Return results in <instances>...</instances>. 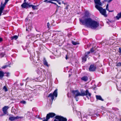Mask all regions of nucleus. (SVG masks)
<instances>
[{"label":"nucleus","mask_w":121,"mask_h":121,"mask_svg":"<svg viewBox=\"0 0 121 121\" xmlns=\"http://www.w3.org/2000/svg\"><path fill=\"white\" fill-rule=\"evenodd\" d=\"M5 6L3 4H2V3H1L0 8V16Z\"/></svg>","instance_id":"nucleus-15"},{"label":"nucleus","mask_w":121,"mask_h":121,"mask_svg":"<svg viewBox=\"0 0 121 121\" xmlns=\"http://www.w3.org/2000/svg\"><path fill=\"white\" fill-rule=\"evenodd\" d=\"M96 6V8L99 11L100 13L102 15L105 17L107 16V15L106 14V10L105 9H103L101 6L100 7H98L97 6Z\"/></svg>","instance_id":"nucleus-5"},{"label":"nucleus","mask_w":121,"mask_h":121,"mask_svg":"<svg viewBox=\"0 0 121 121\" xmlns=\"http://www.w3.org/2000/svg\"><path fill=\"white\" fill-rule=\"evenodd\" d=\"M62 0H57L56 1V2L58 3V4H60L61 3L60 2V1H61Z\"/></svg>","instance_id":"nucleus-36"},{"label":"nucleus","mask_w":121,"mask_h":121,"mask_svg":"<svg viewBox=\"0 0 121 121\" xmlns=\"http://www.w3.org/2000/svg\"><path fill=\"white\" fill-rule=\"evenodd\" d=\"M57 89H56L52 93H51L49 94L48 96V97H49L50 99L52 100V102L54 98H56L57 97Z\"/></svg>","instance_id":"nucleus-3"},{"label":"nucleus","mask_w":121,"mask_h":121,"mask_svg":"<svg viewBox=\"0 0 121 121\" xmlns=\"http://www.w3.org/2000/svg\"><path fill=\"white\" fill-rule=\"evenodd\" d=\"M93 52L94 51V50L93 49V48H91V49L90 50V52Z\"/></svg>","instance_id":"nucleus-40"},{"label":"nucleus","mask_w":121,"mask_h":121,"mask_svg":"<svg viewBox=\"0 0 121 121\" xmlns=\"http://www.w3.org/2000/svg\"><path fill=\"white\" fill-rule=\"evenodd\" d=\"M77 115L79 118H81L82 121H86V119L87 116L84 113H82V114L80 112H77Z\"/></svg>","instance_id":"nucleus-4"},{"label":"nucleus","mask_w":121,"mask_h":121,"mask_svg":"<svg viewBox=\"0 0 121 121\" xmlns=\"http://www.w3.org/2000/svg\"><path fill=\"white\" fill-rule=\"evenodd\" d=\"M26 0H24V2H25L26 1Z\"/></svg>","instance_id":"nucleus-51"},{"label":"nucleus","mask_w":121,"mask_h":121,"mask_svg":"<svg viewBox=\"0 0 121 121\" xmlns=\"http://www.w3.org/2000/svg\"><path fill=\"white\" fill-rule=\"evenodd\" d=\"M26 37L28 39H29L30 38H31L30 36V35H29L27 36Z\"/></svg>","instance_id":"nucleus-39"},{"label":"nucleus","mask_w":121,"mask_h":121,"mask_svg":"<svg viewBox=\"0 0 121 121\" xmlns=\"http://www.w3.org/2000/svg\"><path fill=\"white\" fill-rule=\"evenodd\" d=\"M9 0H5V3L3 4L5 6L6 3H7Z\"/></svg>","instance_id":"nucleus-31"},{"label":"nucleus","mask_w":121,"mask_h":121,"mask_svg":"<svg viewBox=\"0 0 121 121\" xmlns=\"http://www.w3.org/2000/svg\"><path fill=\"white\" fill-rule=\"evenodd\" d=\"M23 85V84H22V85H21L22 86V85Z\"/></svg>","instance_id":"nucleus-55"},{"label":"nucleus","mask_w":121,"mask_h":121,"mask_svg":"<svg viewBox=\"0 0 121 121\" xmlns=\"http://www.w3.org/2000/svg\"><path fill=\"white\" fill-rule=\"evenodd\" d=\"M2 38H0V42H1L2 41Z\"/></svg>","instance_id":"nucleus-44"},{"label":"nucleus","mask_w":121,"mask_h":121,"mask_svg":"<svg viewBox=\"0 0 121 121\" xmlns=\"http://www.w3.org/2000/svg\"><path fill=\"white\" fill-rule=\"evenodd\" d=\"M62 3L64 4H66V3H64L63 1H62Z\"/></svg>","instance_id":"nucleus-46"},{"label":"nucleus","mask_w":121,"mask_h":121,"mask_svg":"<svg viewBox=\"0 0 121 121\" xmlns=\"http://www.w3.org/2000/svg\"><path fill=\"white\" fill-rule=\"evenodd\" d=\"M31 26H29L28 28H27V27H26V31H29L30 30H31Z\"/></svg>","instance_id":"nucleus-27"},{"label":"nucleus","mask_w":121,"mask_h":121,"mask_svg":"<svg viewBox=\"0 0 121 121\" xmlns=\"http://www.w3.org/2000/svg\"><path fill=\"white\" fill-rule=\"evenodd\" d=\"M72 43L73 45H75L79 44V43H78V42H75L73 41H72Z\"/></svg>","instance_id":"nucleus-25"},{"label":"nucleus","mask_w":121,"mask_h":121,"mask_svg":"<svg viewBox=\"0 0 121 121\" xmlns=\"http://www.w3.org/2000/svg\"><path fill=\"white\" fill-rule=\"evenodd\" d=\"M121 17V12L118 13L116 16V18L117 20H118Z\"/></svg>","instance_id":"nucleus-21"},{"label":"nucleus","mask_w":121,"mask_h":121,"mask_svg":"<svg viewBox=\"0 0 121 121\" xmlns=\"http://www.w3.org/2000/svg\"><path fill=\"white\" fill-rule=\"evenodd\" d=\"M96 99H97L100 100L102 101H104V99L102 98L101 96L100 95H96Z\"/></svg>","instance_id":"nucleus-17"},{"label":"nucleus","mask_w":121,"mask_h":121,"mask_svg":"<svg viewBox=\"0 0 121 121\" xmlns=\"http://www.w3.org/2000/svg\"><path fill=\"white\" fill-rule=\"evenodd\" d=\"M113 22L112 21H109L108 22H107V23H108V24L109 25H110V26H111L112 24V23Z\"/></svg>","instance_id":"nucleus-28"},{"label":"nucleus","mask_w":121,"mask_h":121,"mask_svg":"<svg viewBox=\"0 0 121 121\" xmlns=\"http://www.w3.org/2000/svg\"><path fill=\"white\" fill-rule=\"evenodd\" d=\"M43 63L45 65L47 66H48V63L46 60L45 58H44L43 59Z\"/></svg>","instance_id":"nucleus-20"},{"label":"nucleus","mask_w":121,"mask_h":121,"mask_svg":"<svg viewBox=\"0 0 121 121\" xmlns=\"http://www.w3.org/2000/svg\"><path fill=\"white\" fill-rule=\"evenodd\" d=\"M56 114L55 113H49L47 114L46 118L47 120H48L50 118H52L55 116Z\"/></svg>","instance_id":"nucleus-9"},{"label":"nucleus","mask_w":121,"mask_h":121,"mask_svg":"<svg viewBox=\"0 0 121 121\" xmlns=\"http://www.w3.org/2000/svg\"><path fill=\"white\" fill-rule=\"evenodd\" d=\"M6 76H8L9 75V73H6Z\"/></svg>","instance_id":"nucleus-42"},{"label":"nucleus","mask_w":121,"mask_h":121,"mask_svg":"<svg viewBox=\"0 0 121 121\" xmlns=\"http://www.w3.org/2000/svg\"><path fill=\"white\" fill-rule=\"evenodd\" d=\"M96 69V66L94 65H91L89 68V71H95Z\"/></svg>","instance_id":"nucleus-11"},{"label":"nucleus","mask_w":121,"mask_h":121,"mask_svg":"<svg viewBox=\"0 0 121 121\" xmlns=\"http://www.w3.org/2000/svg\"><path fill=\"white\" fill-rule=\"evenodd\" d=\"M44 2L46 3H52V1H51V0H45L44 1Z\"/></svg>","instance_id":"nucleus-26"},{"label":"nucleus","mask_w":121,"mask_h":121,"mask_svg":"<svg viewBox=\"0 0 121 121\" xmlns=\"http://www.w3.org/2000/svg\"><path fill=\"white\" fill-rule=\"evenodd\" d=\"M118 52L121 55V48H119V51Z\"/></svg>","instance_id":"nucleus-37"},{"label":"nucleus","mask_w":121,"mask_h":121,"mask_svg":"<svg viewBox=\"0 0 121 121\" xmlns=\"http://www.w3.org/2000/svg\"><path fill=\"white\" fill-rule=\"evenodd\" d=\"M51 1H56L57 0H51Z\"/></svg>","instance_id":"nucleus-47"},{"label":"nucleus","mask_w":121,"mask_h":121,"mask_svg":"<svg viewBox=\"0 0 121 121\" xmlns=\"http://www.w3.org/2000/svg\"><path fill=\"white\" fill-rule=\"evenodd\" d=\"M3 89L5 91H8L7 88L5 86H4Z\"/></svg>","instance_id":"nucleus-29"},{"label":"nucleus","mask_w":121,"mask_h":121,"mask_svg":"<svg viewBox=\"0 0 121 121\" xmlns=\"http://www.w3.org/2000/svg\"><path fill=\"white\" fill-rule=\"evenodd\" d=\"M9 107L8 106H5L3 108H2V111L4 113L6 114H7V110L9 109Z\"/></svg>","instance_id":"nucleus-13"},{"label":"nucleus","mask_w":121,"mask_h":121,"mask_svg":"<svg viewBox=\"0 0 121 121\" xmlns=\"http://www.w3.org/2000/svg\"><path fill=\"white\" fill-rule=\"evenodd\" d=\"M80 22L82 24L85 25L87 27H90L93 29H95L99 26V23L98 22L93 20L89 17L87 19H85V21L81 19Z\"/></svg>","instance_id":"nucleus-1"},{"label":"nucleus","mask_w":121,"mask_h":121,"mask_svg":"<svg viewBox=\"0 0 121 121\" xmlns=\"http://www.w3.org/2000/svg\"><path fill=\"white\" fill-rule=\"evenodd\" d=\"M94 1L96 4L95 7L96 8V6L98 7H100L101 6H102V4L100 2V0H94Z\"/></svg>","instance_id":"nucleus-8"},{"label":"nucleus","mask_w":121,"mask_h":121,"mask_svg":"<svg viewBox=\"0 0 121 121\" xmlns=\"http://www.w3.org/2000/svg\"><path fill=\"white\" fill-rule=\"evenodd\" d=\"M38 5H36V6H34L32 5H31L29 6V7H32V8L34 10L37 9L38 8L36 7Z\"/></svg>","instance_id":"nucleus-18"},{"label":"nucleus","mask_w":121,"mask_h":121,"mask_svg":"<svg viewBox=\"0 0 121 121\" xmlns=\"http://www.w3.org/2000/svg\"><path fill=\"white\" fill-rule=\"evenodd\" d=\"M4 76V73L2 71H0V78H2Z\"/></svg>","instance_id":"nucleus-22"},{"label":"nucleus","mask_w":121,"mask_h":121,"mask_svg":"<svg viewBox=\"0 0 121 121\" xmlns=\"http://www.w3.org/2000/svg\"><path fill=\"white\" fill-rule=\"evenodd\" d=\"M91 94L90 92L88 90H86L85 91H82V96L85 95L86 97L89 99V97H90Z\"/></svg>","instance_id":"nucleus-6"},{"label":"nucleus","mask_w":121,"mask_h":121,"mask_svg":"<svg viewBox=\"0 0 121 121\" xmlns=\"http://www.w3.org/2000/svg\"><path fill=\"white\" fill-rule=\"evenodd\" d=\"M81 79L82 80L85 82H86L88 80V78L87 77L85 76L82 77Z\"/></svg>","instance_id":"nucleus-19"},{"label":"nucleus","mask_w":121,"mask_h":121,"mask_svg":"<svg viewBox=\"0 0 121 121\" xmlns=\"http://www.w3.org/2000/svg\"><path fill=\"white\" fill-rule=\"evenodd\" d=\"M58 7H60V6H59L57 4L56 5Z\"/></svg>","instance_id":"nucleus-50"},{"label":"nucleus","mask_w":121,"mask_h":121,"mask_svg":"<svg viewBox=\"0 0 121 121\" xmlns=\"http://www.w3.org/2000/svg\"><path fill=\"white\" fill-rule=\"evenodd\" d=\"M4 54L3 53L0 54V58H1L3 57L4 56Z\"/></svg>","instance_id":"nucleus-30"},{"label":"nucleus","mask_w":121,"mask_h":121,"mask_svg":"<svg viewBox=\"0 0 121 121\" xmlns=\"http://www.w3.org/2000/svg\"><path fill=\"white\" fill-rule=\"evenodd\" d=\"M89 12L87 11H86L85 13V15L82 18H79V21L80 22V19L83 20L85 21V19H87L88 18L87 17L89 16Z\"/></svg>","instance_id":"nucleus-10"},{"label":"nucleus","mask_w":121,"mask_h":121,"mask_svg":"<svg viewBox=\"0 0 121 121\" xmlns=\"http://www.w3.org/2000/svg\"><path fill=\"white\" fill-rule=\"evenodd\" d=\"M86 55H85L83 57L82 59V62H85L86 61V59L88 57V56H87Z\"/></svg>","instance_id":"nucleus-16"},{"label":"nucleus","mask_w":121,"mask_h":121,"mask_svg":"<svg viewBox=\"0 0 121 121\" xmlns=\"http://www.w3.org/2000/svg\"><path fill=\"white\" fill-rule=\"evenodd\" d=\"M52 4H55V5H57V4H56V3H54V2H52V3H51Z\"/></svg>","instance_id":"nucleus-43"},{"label":"nucleus","mask_w":121,"mask_h":121,"mask_svg":"<svg viewBox=\"0 0 121 121\" xmlns=\"http://www.w3.org/2000/svg\"><path fill=\"white\" fill-rule=\"evenodd\" d=\"M11 39L12 40H13V39L16 40L18 38V36L17 35H14L13 36L11 37Z\"/></svg>","instance_id":"nucleus-23"},{"label":"nucleus","mask_w":121,"mask_h":121,"mask_svg":"<svg viewBox=\"0 0 121 121\" xmlns=\"http://www.w3.org/2000/svg\"><path fill=\"white\" fill-rule=\"evenodd\" d=\"M32 13V12H30V14H31V13Z\"/></svg>","instance_id":"nucleus-53"},{"label":"nucleus","mask_w":121,"mask_h":121,"mask_svg":"<svg viewBox=\"0 0 121 121\" xmlns=\"http://www.w3.org/2000/svg\"><path fill=\"white\" fill-rule=\"evenodd\" d=\"M112 0H108V3H110V2Z\"/></svg>","instance_id":"nucleus-45"},{"label":"nucleus","mask_w":121,"mask_h":121,"mask_svg":"<svg viewBox=\"0 0 121 121\" xmlns=\"http://www.w3.org/2000/svg\"><path fill=\"white\" fill-rule=\"evenodd\" d=\"M91 118L93 120V119H93V117H91Z\"/></svg>","instance_id":"nucleus-52"},{"label":"nucleus","mask_w":121,"mask_h":121,"mask_svg":"<svg viewBox=\"0 0 121 121\" xmlns=\"http://www.w3.org/2000/svg\"><path fill=\"white\" fill-rule=\"evenodd\" d=\"M108 4L106 6V10L107 11H109V12H113V10L109 11V9H108Z\"/></svg>","instance_id":"nucleus-24"},{"label":"nucleus","mask_w":121,"mask_h":121,"mask_svg":"<svg viewBox=\"0 0 121 121\" xmlns=\"http://www.w3.org/2000/svg\"><path fill=\"white\" fill-rule=\"evenodd\" d=\"M104 2H106V1L108 2V0H104Z\"/></svg>","instance_id":"nucleus-48"},{"label":"nucleus","mask_w":121,"mask_h":121,"mask_svg":"<svg viewBox=\"0 0 121 121\" xmlns=\"http://www.w3.org/2000/svg\"><path fill=\"white\" fill-rule=\"evenodd\" d=\"M30 36L31 37H34V36L33 34H30Z\"/></svg>","instance_id":"nucleus-41"},{"label":"nucleus","mask_w":121,"mask_h":121,"mask_svg":"<svg viewBox=\"0 0 121 121\" xmlns=\"http://www.w3.org/2000/svg\"><path fill=\"white\" fill-rule=\"evenodd\" d=\"M30 5H29L28 3H26V1L22 4L21 6L22 8H25L27 7H29Z\"/></svg>","instance_id":"nucleus-14"},{"label":"nucleus","mask_w":121,"mask_h":121,"mask_svg":"<svg viewBox=\"0 0 121 121\" xmlns=\"http://www.w3.org/2000/svg\"><path fill=\"white\" fill-rule=\"evenodd\" d=\"M72 92L73 96L74 97L77 101H78V96H82V91H81L80 93L78 90H73L72 91Z\"/></svg>","instance_id":"nucleus-2"},{"label":"nucleus","mask_w":121,"mask_h":121,"mask_svg":"<svg viewBox=\"0 0 121 121\" xmlns=\"http://www.w3.org/2000/svg\"><path fill=\"white\" fill-rule=\"evenodd\" d=\"M21 118H22V117H19L18 116H17L16 117H10L9 119V120L12 121L17 119Z\"/></svg>","instance_id":"nucleus-12"},{"label":"nucleus","mask_w":121,"mask_h":121,"mask_svg":"<svg viewBox=\"0 0 121 121\" xmlns=\"http://www.w3.org/2000/svg\"><path fill=\"white\" fill-rule=\"evenodd\" d=\"M68 58L67 57V56L66 55V59L67 60V59Z\"/></svg>","instance_id":"nucleus-49"},{"label":"nucleus","mask_w":121,"mask_h":121,"mask_svg":"<svg viewBox=\"0 0 121 121\" xmlns=\"http://www.w3.org/2000/svg\"><path fill=\"white\" fill-rule=\"evenodd\" d=\"M21 102L23 104H25L26 103V102L25 101L23 100L21 101Z\"/></svg>","instance_id":"nucleus-35"},{"label":"nucleus","mask_w":121,"mask_h":121,"mask_svg":"<svg viewBox=\"0 0 121 121\" xmlns=\"http://www.w3.org/2000/svg\"><path fill=\"white\" fill-rule=\"evenodd\" d=\"M55 118L56 119L54 121H67V119L66 118L59 116H56Z\"/></svg>","instance_id":"nucleus-7"},{"label":"nucleus","mask_w":121,"mask_h":121,"mask_svg":"<svg viewBox=\"0 0 121 121\" xmlns=\"http://www.w3.org/2000/svg\"><path fill=\"white\" fill-rule=\"evenodd\" d=\"M8 66H9L8 65H5L3 66L1 68L2 69H5V68H6L7 67H8Z\"/></svg>","instance_id":"nucleus-32"},{"label":"nucleus","mask_w":121,"mask_h":121,"mask_svg":"<svg viewBox=\"0 0 121 121\" xmlns=\"http://www.w3.org/2000/svg\"><path fill=\"white\" fill-rule=\"evenodd\" d=\"M117 66H121V63L119 62L117 64Z\"/></svg>","instance_id":"nucleus-38"},{"label":"nucleus","mask_w":121,"mask_h":121,"mask_svg":"<svg viewBox=\"0 0 121 121\" xmlns=\"http://www.w3.org/2000/svg\"><path fill=\"white\" fill-rule=\"evenodd\" d=\"M90 52L89 51L86 52L85 54V55H86L87 56H88V55L90 54Z\"/></svg>","instance_id":"nucleus-33"},{"label":"nucleus","mask_w":121,"mask_h":121,"mask_svg":"<svg viewBox=\"0 0 121 121\" xmlns=\"http://www.w3.org/2000/svg\"><path fill=\"white\" fill-rule=\"evenodd\" d=\"M47 26L48 28H49L50 27V24L49 22H48L47 23Z\"/></svg>","instance_id":"nucleus-34"},{"label":"nucleus","mask_w":121,"mask_h":121,"mask_svg":"<svg viewBox=\"0 0 121 121\" xmlns=\"http://www.w3.org/2000/svg\"><path fill=\"white\" fill-rule=\"evenodd\" d=\"M68 94H69V93H68L67 94V96L68 97H69V96H68Z\"/></svg>","instance_id":"nucleus-54"}]
</instances>
